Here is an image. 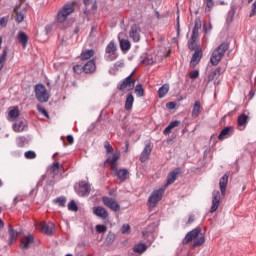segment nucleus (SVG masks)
<instances>
[{"label": "nucleus", "mask_w": 256, "mask_h": 256, "mask_svg": "<svg viewBox=\"0 0 256 256\" xmlns=\"http://www.w3.org/2000/svg\"><path fill=\"white\" fill-rule=\"evenodd\" d=\"M194 241L193 247H201L203 243H205V235L201 233V229L196 228L187 233L185 238L183 239L184 245L190 243V241Z\"/></svg>", "instance_id": "nucleus-2"}, {"label": "nucleus", "mask_w": 256, "mask_h": 256, "mask_svg": "<svg viewBox=\"0 0 256 256\" xmlns=\"http://www.w3.org/2000/svg\"><path fill=\"white\" fill-rule=\"evenodd\" d=\"M93 55H95V51L86 50V51L81 53V59L84 60V61H87V59H91V57H93Z\"/></svg>", "instance_id": "nucleus-37"}, {"label": "nucleus", "mask_w": 256, "mask_h": 256, "mask_svg": "<svg viewBox=\"0 0 256 256\" xmlns=\"http://www.w3.org/2000/svg\"><path fill=\"white\" fill-rule=\"evenodd\" d=\"M219 77H221V67L216 68L209 76L208 81H213L215 85L219 83Z\"/></svg>", "instance_id": "nucleus-21"}, {"label": "nucleus", "mask_w": 256, "mask_h": 256, "mask_svg": "<svg viewBox=\"0 0 256 256\" xmlns=\"http://www.w3.org/2000/svg\"><path fill=\"white\" fill-rule=\"evenodd\" d=\"M219 205H221V192H219V190H214L212 193V206L210 213H215V211L219 209Z\"/></svg>", "instance_id": "nucleus-10"}, {"label": "nucleus", "mask_w": 256, "mask_h": 256, "mask_svg": "<svg viewBox=\"0 0 256 256\" xmlns=\"http://www.w3.org/2000/svg\"><path fill=\"white\" fill-rule=\"evenodd\" d=\"M25 143H27V138H25L23 136H20V137L16 138V144L19 147H24Z\"/></svg>", "instance_id": "nucleus-40"}, {"label": "nucleus", "mask_w": 256, "mask_h": 256, "mask_svg": "<svg viewBox=\"0 0 256 256\" xmlns=\"http://www.w3.org/2000/svg\"><path fill=\"white\" fill-rule=\"evenodd\" d=\"M213 5H214L213 0H207V6H206L205 11L206 12L211 11V9H213Z\"/></svg>", "instance_id": "nucleus-52"}, {"label": "nucleus", "mask_w": 256, "mask_h": 256, "mask_svg": "<svg viewBox=\"0 0 256 256\" xmlns=\"http://www.w3.org/2000/svg\"><path fill=\"white\" fill-rule=\"evenodd\" d=\"M37 109L39 111V113H41L42 115H44V117H49V114L47 113V110H45V108L41 107L40 105L37 106Z\"/></svg>", "instance_id": "nucleus-50"}, {"label": "nucleus", "mask_w": 256, "mask_h": 256, "mask_svg": "<svg viewBox=\"0 0 256 256\" xmlns=\"http://www.w3.org/2000/svg\"><path fill=\"white\" fill-rule=\"evenodd\" d=\"M123 37H125V34L120 32L118 34L120 49H122V51H129L131 49V42L128 39H124Z\"/></svg>", "instance_id": "nucleus-15"}, {"label": "nucleus", "mask_w": 256, "mask_h": 256, "mask_svg": "<svg viewBox=\"0 0 256 256\" xmlns=\"http://www.w3.org/2000/svg\"><path fill=\"white\" fill-rule=\"evenodd\" d=\"M229 49V44L222 43L218 46L213 52L210 57V63L214 66L219 65L221 63V59L225 57V52Z\"/></svg>", "instance_id": "nucleus-3"}, {"label": "nucleus", "mask_w": 256, "mask_h": 256, "mask_svg": "<svg viewBox=\"0 0 256 256\" xmlns=\"http://www.w3.org/2000/svg\"><path fill=\"white\" fill-rule=\"evenodd\" d=\"M119 57L117 53V44L114 41H111L105 49V59L106 61H115Z\"/></svg>", "instance_id": "nucleus-8"}, {"label": "nucleus", "mask_w": 256, "mask_h": 256, "mask_svg": "<svg viewBox=\"0 0 256 256\" xmlns=\"http://www.w3.org/2000/svg\"><path fill=\"white\" fill-rule=\"evenodd\" d=\"M193 221H195V218H193V216H190L188 219V223H193Z\"/></svg>", "instance_id": "nucleus-59"}, {"label": "nucleus", "mask_w": 256, "mask_h": 256, "mask_svg": "<svg viewBox=\"0 0 256 256\" xmlns=\"http://www.w3.org/2000/svg\"><path fill=\"white\" fill-rule=\"evenodd\" d=\"M85 5H91L93 0H83Z\"/></svg>", "instance_id": "nucleus-58"}, {"label": "nucleus", "mask_w": 256, "mask_h": 256, "mask_svg": "<svg viewBox=\"0 0 256 256\" xmlns=\"http://www.w3.org/2000/svg\"><path fill=\"white\" fill-rule=\"evenodd\" d=\"M201 25H202L201 24V19L200 18H196L193 31H199V29H201Z\"/></svg>", "instance_id": "nucleus-45"}, {"label": "nucleus", "mask_w": 256, "mask_h": 256, "mask_svg": "<svg viewBox=\"0 0 256 256\" xmlns=\"http://www.w3.org/2000/svg\"><path fill=\"white\" fill-rule=\"evenodd\" d=\"M2 43H3V38L0 36V49H1Z\"/></svg>", "instance_id": "nucleus-62"}, {"label": "nucleus", "mask_w": 256, "mask_h": 256, "mask_svg": "<svg viewBox=\"0 0 256 256\" xmlns=\"http://www.w3.org/2000/svg\"><path fill=\"white\" fill-rule=\"evenodd\" d=\"M233 134V127H226L224 128L218 136V139L221 141L223 139H227L230 135Z\"/></svg>", "instance_id": "nucleus-23"}, {"label": "nucleus", "mask_w": 256, "mask_h": 256, "mask_svg": "<svg viewBox=\"0 0 256 256\" xmlns=\"http://www.w3.org/2000/svg\"><path fill=\"white\" fill-rule=\"evenodd\" d=\"M145 251H147V244H143V243H140V244H136L134 246V252L135 253H145Z\"/></svg>", "instance_id": "nucleus-36"}, {"label": "nucleus", "mask_w": 256, "mask_h": 256, "mask_svg": "<svg viewBox=\"0 0 256 256\" xmlns=\"http://www.w3.org/2000/svg\"><path fill=\"white\" fill-rule=\"evenodd\" d=\"M153 151V145L151 143H147L144 146L142 153L140 154L141 163H145V161L149 160V155Z\"/></svg>", "instance_id": "nucleus-14"}, {"label": "nucleus", "mask_w": 256, "mask_h": 256, "mask_svg": "<svg viewBox=\"0 0 256 256\" xmlns=\"http://www.w3.org/2000/svg\"><path fill=\"white\" fill-rule=\"evenodd\" d=\"M93 213L96 215V217H100V219H107V217H109L107 209H105L103 206L93 208Z\"/></svg>", "instance_id": "nucleus-17"}, {"label": "nucleus", "mask_w": 256, "mask_h": 256, "mask_svg": "<svg viewBox=\"0 0 256 256\" xmlns=\"http://www.w3.org/2000/svg\"><path fill=\"white\" fill-rule=\"evenodd\" d=\"M68 209L69 211H77L79 208L77 207V204L75 203V200H72L69 204H68Z\"/></svg>", "instance_id": "nucleus-43"}, {"label": "nucleus", "mask_w": 256, "mask_h": 256, "mask_svg": "<svg viewBox=\"0 0 256 256\" xmlns=\"http://www.w3.org/2000/svg\"><path fill=\"white\" fill-rule=\"evenodd\" d=\"M96 231H97V233H106L107 226L99 224L96 226Z\"/></svg>", "instance_id": "nucleus-44"}, {"label": "nucleus", "mask_w": 256, "mask_h": 256, "mask_svg": "<svg viewBox=\"0 0 256 256\" xmlns=\"http://www.w3.org/2000/svg\"><path fill=\"white\" fill-rule=\"evenodd\" d=\"M124 66H125V63L123 62V60L117 61L114 64L115 69H122V67H124Z\"/></svg>", "instance_id": "nucleus-53"}, {"label": "nucleus", "mask_w": 256, "mask_h": 256, "mask_svg": "<svg viewBox=\"0 0 256 256\" xmlns=\"http://www.w3.org/2000/svg\"><path fill=\"white\" fill-rule=\"evenodd\" d=\"M54 203L59 205V207H65V203H67V199H65V197H59L56 200H54Z\"/></svg>", "instance_id": "nucleus-41"}, {"label": "nucleus", "mask_w": 256, "mask_h": 256, "mask_svg": "<svg viewBox=\"0 0 256 256\" xmlns=\"http://www.w3.org/2000/svg\"><path fill=\"white\" fill-rule=\"evenodd\" d=\"M15 13V21L16 23H23V20L25 19V13L19 9V7L14 9Z\"/></svg>", "instance_id": "nucleus-29"}, {"label": "nucleus", "mask_w": 256, "mask_h": 256, "mask_svg": "<svg viewBox=\"0 0 256 256\" xmlns=\"http://www.w3.org/2000/svg\"><path fill=\"white\" fill-rule=\"evenodd\" d=\"M27 127V122L25 121H18L13 125V130L16 133H21L22 131H25V128Z\"/></svg>", "instance_id": "nucleus-25"}, {"label": "nucleus", "mask_w": 256, "mask_h": 256, "mask_svg": "<svg viewBox=\"0 0 256 256\" xmlns=\"http://www.w3.org/2000/svg\"><path fill=\"white\" fill-rule=\"evenodd\" d=\"M102 201H103L104 205L106 207H108V209H111L112 211H116V212L121 211V206L113 198L104 196L102 198Z\"/></svg>", "instance_id": "nucleus-12"}, {"label": "nucleus", "mask_w": 256, "mask_h": 256, "mask_svg": "<svg viewBox=\"0 0 256 256\" xmlns=\"http://www.w3.org/2000/svg\"><path fill=\"white\" fill-rule=\"evenodd\" d=\"M165 193V187H161L159 189L154 190L149 199H148V205L149 207H157V204L161 199H163V194Z\"/></svg>", "instance_id": "nucleus-6"}, {"label": "nucleus", "mask_w": 256, "mask_h": 256, "mask_svg": "<svg viewBox=\"0 0 256 256\" xmlns=\"http://www.w3.org/2000/svg\"><path fill=\"white\" fill-rule=\"evenodd\" d=\"M60 167H61V164L59 162L52 164V166L50 167L51 173H53V175H59Z\"/></svg>", "instance_id": "nucleus-38"}, {"label": "nucleus", "mask_w": 256, "mask_h": 256, "mask_svg": "<svg viewBox=\"0 0 256 256\" xmlns=\"http://www.w3.org/2000/svg\"><path fill=\"white\" fill-rule=\"evenodd\" d=\"M201 57H203V52H201V50H195L190 61V67H196L199 64V61H201Z\"/></svg>", "instance_id": "nucleus-19"}, {"label": "nucleus", "mask_w": 256, "mask_h": 256, "mask_svg": "<svg viewBox=\"0 0 256 256\" xmlns=\"http://www.w3.org/2000/svg\"><path fill=\"white\" fill-rule=\"evenodd\" d=\"M203 29H204V33H209V31L213 29V26L211 25V23L206 22L204 23Z\"/></svg>", "instance_id": "nucleus-47"}, {"label": "nucleus", "mask_w": 256, "mask_h": 256, "mask_svg": "<svg viewBox=\"0 0 256 256\" xmlns=\"http://www.w3.org/2000/svg\"><path fill=\"white\" fill-rule=\"evenodd\" d=\"M188 47L189 49H191V51H194V49H197V40H190Z\"/></svg>", "instance_id": "nucleus-48"}, {"label": "nucleus", "mask_w": 256, "mask_h": 256, "mask_svg": "<svg viewBox=\"0 0 256 256\" xmlns=\"http://www.w3.org/2000/svg\"><path fill=\"white\" fill-rule=\"evenodd\" d=\"M75 12V6L73 4H65L58 12L57 21L58 23H65L67 17Z\"/></svg>", "instance_id": "nucleus-4"}, {"label": "nucleus", "mask_w": 256, "mask_h": 256, "mask_svg": "<svg viewBox=\"0 0 256 256\" xmlns=\"http://www.w3.org/2000/svg\"><path fill=\"white\" fill-rule=\"evenodd\" d=\"M8 115H9V119L11 121L17 119V117H19V115H20L19 108L18 107L10 108Z\"/></svg>", "instance_id": "nucleus-33"}, {"label": "nucleus", "mask_w": 256, "mask_h": 256, "mask_svg": "<svg viewBox=\"0 0 256 256\" xmlns=\"http://www.w3.org/2000/svg\"><path fill=\"white\" fill-rule=\"evenodd\" d=\"M155 229H157V226L154 224L148 226V228L142 232L143 237H145V239H147V237H151L153 233H155Z\"/></svg>", "instance_id": "nucleus-32"}, {"label": "nucleus", "mask_w": 256, "mask_h": 256, "mask_svg": "<svg viewBox=\"0 0 256 256\" xmlns=\"http://www.w3.org/2000/svg\"><path fill=\"white\" fill-rule=\"evenodd\" d=\"M67 141H68V143H70V145H73V136L72 135H68L67 136Z\"/></svg>", "instance_id": "nucleus-57"}, {"label": "nucleus", "mask_w": 256, "mask_h": 256, "mask_svg": "<svg viewBox=\"0 0 256 256\" xmlns=\"http://www.w3.org/2000/svg\"><path fill=\"white\" fill-rule=\"evenodd\" d=\"M4 224H3V220L0 219V229H3Z\"/></svg>", "instance_id": "nucleus-60"}, {"label": "nucleus", "mask_w": 256, "mask_h": 256, "mask_svg": "<svg viewBox=\"0 0 256 256\" xmlns=\"http://www.w3.org/2000/svg\"><path fill=\"white\" fill-rule=\"evenodd\" d=\"M79 69V66H74V71H77Z\"/></svg>", "instance_id": "nucleus-63"}, {"label": "nucleus", "mask_w": 256, "mask_h": 256, "mask_svg": "<svg viewBox=\"0 0 256 256\" xmlns=\"http://www.w3.org/2000/svg\"><path fill=\"white\" fill-rule=\"evenodd\" d=\"M104 148L106 149V153H113V146L109 142L104 143Z\"/></svg>", "instance_id": "nucleus-49"}, {"label": "nucleus", "mask_w": 256, "mask_h": 256, "mask_svg": "<svg viewBox=\"0 0 256 256\" xmlns=\"http://www.w3.org/2000/svg\"><path fill=\"white\" fill-rule=\"evenodd\" d=\"M197 39H199V31L192 30L191 41H197Z\"/></svg>", "instance_id": "nucleus-51"}, {"label": "nucleus", "mask_w": 256, "mask_h": 256, "mask_svg": "<svg viewBox=\"0 0 256 256\" xmlns=\"http://www.w3.org/2000/svg\"><path fill=\"white\" fill-rule=\"evenodd\" d=\"M0 25L3 27L5 25H7V18L3 17L0 19Z\"/></svg>", "instance_id": "nucleus-56"}, {"label": "nucleus", "mask_w": 256, "mask_h": 256, "mask_svg": "<svg viewBox=\"0 0 256 256\" xmlns=\"http://www.w3.org/2000/svg\"><path fill=\"white\" fill-rule=\"evenodd\" d=\"M181 125V121L179 120H176V121H173L171 122L166 128L165 130L163 131V133L165 135H169L171 133V131H173V129H175V127H179Z\"/></svg>", "instance_id": "nucleus-26"}, {"label": "nucleus", "mask_w": 256, "mask_h": 256, "mask_svg": "<svg viewBox=\"0 0 256 256\" xmlns=\"http://www.w3.org/2000/svg\"><path fill=\"white\" fill-rule=\"evenodd\" d=\"M8 230H9V233H10L9 245H13V243H15V241H17V237H19V232L14 230L13 227H11V225H9Z\"/></svg>", "instance_id": "nucleus-31"}, {"label": "nucleus", "mask_w": 256, "mask_h": 256, "mask_svg": "<svg viewBox=\"0 0 256 256\" xmlns=\"http://www.w3.org/2000/svg\"><path fill=\"white\" fill-rule=\"evenodd\" d=\"M123 235H127L131 231V226L129 224H124L121 229Z\"/></svg>", "instance_id": "nucleus-46"}, {"label": "nucleus", "mask_w": 256, "mask_h": 256, "mask_svg": "<svg viewBox=\"0 0 256 256\" xmlns=\"http://www.w3.org/2000/svg\"><path fill=\"white\" fill-rule=\"evenodd\" d=\"M17 39L19 43H21L23 49H27V43H29V36H27L25 32L20 31L17 34Z\"/></svg>", "instance_id": "nucleus-20"}, {"label": "nucleus", "mask_w": 256, "mask_h": 256, "mask_svg": "<svg viewBox=\"0 0 256 256\" xmlns=\"http://www.w3.org/2000/svg\"><path fill=\"white\" fill-rule=\"evenodd\" d=\"M167 109L173 110L175 109V103L169 102L166 104Z\"/></svg>", "instance_id": "nucleus-55"}, {"label": "nucleus", "mask_w": 256, "mask_h": 256, "mask_svg": "<svg viewBox=\"0 0 256 256\" xmlns=\"http://www.w3.org/2000/svg\"><path fill=\"white\" fill-rule=\"evenodd\" d=\"M133 103H135V98L133 97V94H128L124 106L126 111H131V109H133Z\"/></svg>", "instance_id": "nucleus-24"}, {"label": "nucleus", "mask_w": 256, "mask_h": 256, "mask_svg": "<svg viewBox=\"0 0 256 256\" xmlns=\"http://www.w3.org/2000/svg\"><path fill=\"white\" fill-rule=\"evenodd\" d=\"M167 93H169V84H164L158 90V95H159L160 99H163V97H165V95H167Z\"/></svg>", "instance_id": "nucleus-34"}, {"label": "nucleus", "mask_w": 256, "mask_h": 256, "mask_svg": "<svg viewBox=\"0 0 256 256\" xmlns=\"http://www.w3.org/2000/svg\"><path fill=\"white\" fill-rule=\"evenodd\" d=\"M179 175V171L175 170L168 174L167 183L165 184V189H167L168 185H173L175 183L177 176Z\"/></svg>", "instance_id": "nucleus-22"}, {"label": "nucleus", "mask_w": 256, "mask_h": 256, "mask_svg": "<svg viewBox=\"0 0 256 256\" xmlns=\"http://www.w3.org/2000/svg\"><path fill=\"white\" fill-rule=\"evenodd\" d=\"M248 119H249V117L245 114H242L238 117V127H239L240 131H243V129H245V125H247Z\"/></svg>", "instance_id": "nucleus-28"}, {"label": "nucleus", "mask_w": 256, "mask_h": 256, "mask_svg": "<svg viewBox=\"0 0 256 256\" xmlns=\"http://www.w3.org/2000/svg\"><path fill=\"white\" fill-rule=\"evenodd\" d=\"M129 36L135 43H138V41H141V28L137 25H133L130 28Z\"/></svg>", "instance_id": "nucleus-13"}, {"label": "nucleus", "mask_w": 256, "mask_h": 256, "mask_svg": "<svg viewBox=\"0 0 256 256\" xmlns=\"http://www.w3.org/2000/svg\"><path fill=\"white\" fill-rule=\"evenodd\" d=\"M75 191L80 197H87L91 193V186L87 182L82 181L75 186Z\"/></svg>", "instance_id": "nucleus-9"}, {"label": "nucleus", "mask_w": 256, "mask_h": 256, "mask_svg": "<svg viewBox=\"0 0 256 256\" xmlns=\"http://www.w3.org/2000/svg\"><path fill=\"white\" fill-rule=\"evenodd\" d=\"M36 229H39V231H42V233H46V235H53L55 224L51 222H49L48 224L45 222H40L36 224Z\"/></svg>", "instance_id": "nucleus-11"}, {"label": "nucleus", "mask_w": 256, "mask_h": 256, "mask_svg": "<svg viewBox=\"0 0 256 256\" xmlns=\"http://www.w3.org/2000/svg\"><path fill=\"white\" fill-rule=\"evenodd\" d=\"M35 96L39 103H47L49 101V92H47V88L43 84L35 86Z\"/></svg>", "instance_id": "nucleus-5"}, {"label": "nucleus", "mask_w": 256, "mask_h": 256, "mask_svg": "<svg viewBox=\"0 0 256 256\" xmlns=\"http://www.w3.org/2000/svg\"><path fill=\"white\" fill-rule=\"evenodd\" d=\"M44 179H45V176H42V181H44Z\"/></svg>", "instance_id": "nucleus-64"}, {"label": "nucleus", "mask_w": 256, "mask_h": 256, "mask_svg": "<svg viewBox=\"0 0 256 256\" xmlns=\"http://www.w3.org/2000/svg\"><path fill=\"white\" fill-rule=\"evenodd\" d=\"M24 157L26 159H35V157H37V154L35 153V151H27L25 152Z\"/></svg>", "instance_id": "nucleus-42"}, {"label": "nucleus", "mask_w": 256, "mask_h": 256, "mask_svg": "<svg viewBox=\"0 0 256 256\" xmlns=\"http://www.w3.org/2000/svg\"><path fill=\"white\" fill-rule=\"evenodd\" d=\"M197 77H199V72L197 70L190 72V79H197Z\"/></svg>", "instance_id": "nucleus-54"}, {"label": "nucleus", "mask_w": 256, "mask_h": 256, "mask_svg": "<svg viewBox=\"0 0 256 256\" xmlns=\"http://www.w3.org/2000/svg\"><path fill=\"white\" fill-rule=\"evenodd\" d=\"M95 69H97V67L95 66V61L93 60L88 61L83 67V70L86 73H93Z\"/></svg>", "instance_id": "nucleus-27"}, {"label": "nucleus", "mask_w": 256, "mask_h": 256, "mask_svg": "<svg viewBox=\"0 0 256 256\" xmlns=\"http://www.w3.org/2000/svg\"><path fill=\"white\" fill-rule=\"evenodd\" d=\"M227 183H229V175L225 174L223 177L220 178L219 181V187L222 197H225V193L227 192Z\"/></svg>", "instance_id": "nucleus-18"}, {"label": "nucleus", "mask_w": 256, "mask_h": 256, "mask_svg": "<svg viewBox=\"0 0 256 256\" xmlns=\"http://www.w3.org/2000/svg\"><path fill=\"white\" fill-rule=\"evenodd\" d=\"M119 91L123 93H127L135 89V80H133V73H131L128 77H126L122 82L118 85Z\"/></svg>", "instance_id": "nucleus-7"}, {"label": "nucleus", "mask_w": 256, "mask_h": 256, "mask_svg": "<svg viewBox=\"0 0 256 256\" xmlns=\"http://www.w3.org/2000/svg\"><path fill=\"white\" fill-rule=\"evenodd\" d=\"M121 157V153L119 151H116L111 156H108L104 165H110L111 171H113L112 175L114 177H118L120 181H125L127 179V175H129V171L127 169H117V161H119V158Z\"/></svg>", "instance_id": "nucleus-1"}, {"label": "nucleus", "mask_w": 256, "mask_h": 256, "mask_svg": "<svg viewBox=\"0 0 256 256\" xmlns=\"http://www.w3.org/2000/svg\"><path fill=\"white\" fill-rule=\"evenodd\" d=\"M135 93L137 97H143V95H145V91L143 90V86L141 84L136 85Z\"/></svg>", "instance_id": "nucleus-39"}, {"label": "nucleus", "mask_w": 256, "mask_h": 256, "mask_svg": "<svg viewBox=\"0 0 256 256\" xmlns=\"http://www.w3.org/2000/svg\"><path fill=\"white\" fill-rule=\"evenodd\" d=\"M199 113H201V103L196 101L192 110V117H199Z\"/></svg>", "instance_id": "nucleus-35"}, {"label": "nucleus", "mask_w": 256, "mask_h": 256, "mask_svg": "<svg viewBox=\"0 0 256 256\" xmlns=\"http://www.w3.org/2000/svg\"><path fill=\"white\" fill-rule=\"evenodd\" d=\"M148 65H153V59L148 60Z\"/></svg>", "instance_id": "nucleus-61"}, {"label": "nucleus", "mask_w": 256, "mask_h": 256, "mask_svg": "<svg viewBox=\"0 0 256 256\" xmlns=\"http://www.w3.org/2000/svg\"><path fill=\"white\" fill-rule=\"evenodd\" d=\"M34 241L35 240L32 235L23 236L20 240L21 249H29V247L33 245Z\"/></svg>", "instance_id": "nucleus-16"}, {"label": "nucleus", "mask_w": 256, "mask_h": 256, "mask_svg": "<svg viewBox=\"0 0 256 256\" xmlns=\"http://www.w3.org/2000/svg\"><path fill=\"white\" fill-rule=\"evenodd\" d=\"M7 53H9V47H5L0 55V71L5 67V63L7 61Z\"/></svg>", "instance_id": "nucleus-30"}]
</instances>
